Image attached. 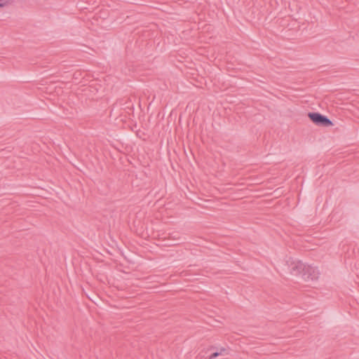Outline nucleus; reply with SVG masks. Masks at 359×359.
<instances>
[{"mask_svg": "<svg viewBox=\"0 0 359 359\" xmlns=\"http://www.w3.org/2000/svg\"><path fill=\"white\" fill-rule=\"evenodd\" d=\"M8 4V0H5L4 2H0V8H3Z\"/></svg>", "mask_w": 359, "mask_h": 359, "instance_id": "nucleus-4", "label": "nucleus"}, {"mask_svg": "<svg viewBox=\"0 0 359 359\" xmlns=\"http://www.w3.org/2000/svg\"><path fill=\"white\" fill-rule=\"evenodd\" d=\"M307 115L311 121L318 126L329 127L334 125L332 121L327 116L320 112H309Z\"/></svg>", "mask_w": 359, "mask_h": 359, "instance_id": "nucleus-2", "label": "nucleus"}, {"mask_svg": "<svg viewBox=\"0 0 359 359\" xmlns=\"http://www.w3.org/2000/svg\"><path fill=\"white\" fill-rule=\"evenodd\" d=\"M285 266L290 274L300 277L306 282L316 280L319 278V271L311 265H306L302 261L290 257Z\"/></svg>", "mask_w": 359, "mask_h": 359, "instance_id": "nucleus-1", "label": "nucleus"}, {"mask_svg": "<svg viewBox=\"0 0 359 359\" xmlns=\"http://www.w3.org/2000/svg\"><path fill=\"white\" fill-rule=\"evenodd\" d=\"M5 0H0V2H4ZM9 2V0H8V3Z\"/></svg>", "mask_w": 359, "mask_h": 359, "instance_id": "nucleus-5", "label": "nucleus"}, {"mask_svg": "<svg viewBox=\"0 0 359 359\" xmlns=\"http://www.w3.org/2000/svg\"><path fill=\"white\" fill-rule=\"evenodd\" d=\"M213 351L208 357V359H215L219 355H224L229 354V350L224 347L217 348L215 346H210L207 351Z\"/></svg>", "mask_w": 359, "mask_h": 359, "instance_id": "nucleus-3", "label": "nucleus"}]
</instances>
